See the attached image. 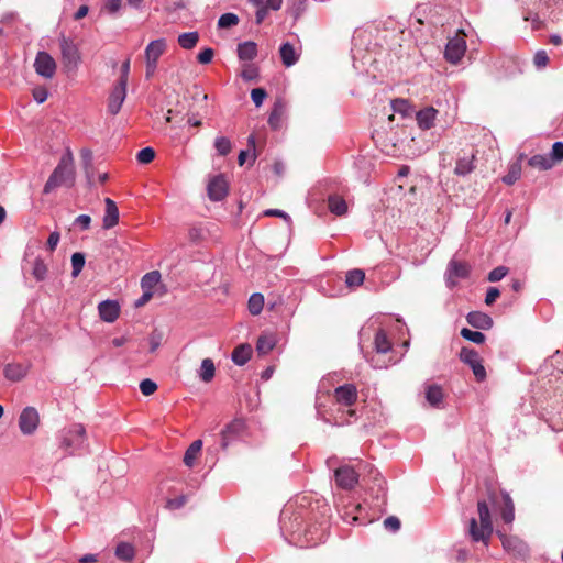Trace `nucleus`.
Wrapping results in <instances>:
<instances>
[{
	"mask_svg": "<svg viewBox=\"0 0 563 563\" xmlns=\"http://www.w3.org/2000/svg\"><path fill=\"white\" fill-rule=\"evenodd\" d=\"M214 147L219 155H227L231 152L232 144L225 136H219L214 141Z\"/></svg>",
	"mask_w": 563,
	"mask_h": 563,
	"instance_id": "nucleus-40",
	"label": "nucleus"
},
{
	"mask_svg": "<svg viewBox=\"0 0 563 563\" xmlns=\"http://www.w3.org/2000/svg\"><path fill=\"white\" fill-rule=\"evenodd\" d=\"M528 164L531 167H534V168H538L541 170L551 169L554 165L552 159L550 158V156H547V155H534L529 159Z\"/></svg>",
	"mask_w": 563,
	"mask_h": 563,
	"instance_id": "nucleus-29",
	"label": "nucleus"
},
{
	"mask_svg": "<svg viewBox=\"0 0 563 563\" xmlns=\"http://www.w3.org/2000/svg\"><path fill=\"white\" fill-rule=\"evenodd\" d=\"M282 62L286 67L295 65L299 58V54L290 43H285L280 47Z\"/></svg>",
	"mask_w": 563,
	"mask_h": 563,
	"instance_id": "nucleus-21",
	"label": "nucleus"
},
{
	"mask_svg": "<svg viewBox=\"0 0 563 563\" xmlns=\"http://www.w3.org/2000/svg\"><path fill=\"white\" fill-rule=\"evenodd\" d=\"M122 0H108V2L104 5V9L109 13H115L121 9Z\"/></svg>",
	"mask_w": 563,
	"mask_h": 563,
	"instance_id": "nucleus-61",
	"label": "nucleus"
},
{
	"mask_svg": "<svg viewBox=\"0 0 563 563\" xmlns=\"http://www.w3.org/2000/svg\"><path fill=\"white\" fill-rule=\"evenodd\" d=\"M48 97V92L44 87H37L33 89V98L37 103H43Z\"/></svg>",
	"mask_w": 563,
	"mask_h": 563,
	"instance_id": "nucleus-56",
	"label": "nucleus"
},
{
	"mask_svg": "<svg viewBox=\"0 0 563 563\" xmlns=\"http://www.w3.org/2000/svg\"><path fill=\"white\" fill-rule=\"evenodd\" d=\"M503 498H504V509L501 511L503 520L506 523H511L515 519V507H514L512 499L510 498V496L507 493H505L503 495Z\"/></svg>",
	"mask_w": 563,
	"mask_h": 563,
	"instance_id": "nucleus-31",
	"label": "nucleus"
},
{
	"mask_svg": "<svg viewBox=\"0 0 563 563\" xmlns=\"http://www.w3.org/2000/svg\"><path fill=\"white\" fill-rule=\"evenodd\" d=\"M523 155L521 154L519 157V161L514 163L507 173V175L504 176L503 181L507 185H512L515 181H517L520 178L521 175V163Z\"/></svg>",
	"mask_w": 563,
	"mask_h": 563,
	"instance_id": "nucleus-32",
	"label": "nucleus"
},
{
	"mask_svg": "<svg viewBox=\"0 0 563 563\" xmlns=\"http://www.w3.org/2000/svg\"><path fill=\"white\" fill-rule=\"evenodd\" d=\"M501 542L507 551H514L522 554L526 551V545L520 540L511 537L501 536Z\"/></svg>",
	"mask_w": 563,
	"mask_h": 563,
	"instance_id": "nucleus-30",
	"label": "nucleus"
},
{
	"mask_svg": "<svg viewBox=\"0 0 563 563\" xmlns=\"http://www.w3.org/2000/svg\"><path fill=\"white\" fill-rule=\"evenodd\" d=\"M238 55L242 60H252L257 55V46L254 42H244L238 46Z\"/></svg>",
	"mask_w": 563,
	"mask_h": 563,
	"instance_id": "nucleus-23",
	"label": "nucleus"
},
{
	"mask_svg": "<svg viewBox=\"0 0 563 563\" xmlns=\"http://www.w3.org/2000/svg\"><path fill=\"white\" fill-rule=\"evenodd\" d=\"M264 216H267V217H279V218L285 219L286 221L290 220L289 216L286 212H284L283 210H279V209H267V210L264 211Z\"/></svg>",
	"mask_w": 563,
	"mask_h": 563,
	"instance_id": "nucleus-62",
	"label": "nucleus"
},
{
	"mask_svg": "<svg viewBox=\"0 0 563 563\" xmlns=\"http://www.w3.org/2000/svg\"><path fill=\"white\" fill-rule=\"evenodd\" d=\"M59 47L64 66L69 70L76 69L81 62L77 45L71 40L62 36L59 38Z\"/></svg>",
	"mask_w": 563,
	"mask_h": 563,
	"instance_id": "nucleus-5",
	"label": "nucleus"
},
{
	"mask_svg": "<svg viewBox=\"0 0 563 563\" xmlns=\"http://www.w3.org/2000/svg\"><path fill=\"white\" fill-rule=\"evenodd\" d=\"M328 206L330 211L336 216H343L347 212V203L340 196H330Z\"/></svg>",
	"mask_w": 563,
	"mask_h": 563,
	"instance_id": "nucleus-26",
	"label": "nucleus"
},
{
	"mask_svg": "<svg viewBox=\"0 0 563 563\" xmlns=\"http://www.w3.org/2000/svg\"><path fill=\"white\" fill-rule=\"evenodd\" d=\"M276 345V338L272 333L262 334L256 343V351L258 354H268Z\"/></svg>",
	"mask_w": 563,
	"mask_h": 563,
	"instance_id": "nucleus-22",
	"label": "nucleus"
},
{
	"mask_svg": "<svg viewBox=\"0 0 563 563\" xmlns=\"http://www.w3.org/2000/svg\"><path fill=\"white\" fill-rule=\"evenodd\" d=\"M466 35L460 31L454 37L450 38L446 46L444 56L451 64L461 62L466 52Z\"/></svg>",
	"mask_w": 563,
	"mask_h": 563,
	"instance_id": "nucleus-6",
	"label": "nucleus"
},
{
	"mask_svg": "<svg viewBox=\"0 0 563 563\" xmlns=\"http://www.w3.org/2000/svg\"><path fill=\"white\" fill-rule=\"evenodd\" d=\"M32 274L37 280L45 279L47 275V266L43 260L36 258L34 261Z\"/></svg>",
	"mask_w": 563,
	"mask_h": 563,
	"instance_id": "nucleus-41",
	"label": "nucleus"
},
{
	"mask_svg": "<svg viewBox=\"0 0 563 563\" xmlns=\"http://www.w3.org/2000/svg\"><path fill=\"white\" fill-rule=\"evenodd\" d=\"M129 74H130V59L128 58L121 65V76H120L118 84H123V86L128 87Z\"/></svg>",
	"mask_w": 563,
	"mask_h": 563,
	"instance_id": "nucleus-52",
	"label": "nucleus"
},
{
	"mask_svg": "<svg viewBox=\"0 0 563 563\" xmlns=\"http://www.w3.org/2000/svg\"><path fill=\"white\" fill-rule=\"evenodd\" d=\"M34 68L37 75L51 79L56 73V63L48 53L38 52L34 60Z\"/></svg>",
	"mask_w": 563,
	"mask_h": 563,
	"instance_id": "nucleus-9",
	"label": "nucleus"
},
{
	"mask_svg": "<svg viewBox=\"0 0 563 563\" xmlns=\"http://www.w3.org/2000/svg\"><path fill=\"white\" fill-rule=\"evenodd\" d=\"M199 41V34L197 32H187L178 36V44L185 49L194 48Z\"/></svg>",
	"mask_w": 563,
	"mask_h": 563,
	"instance_id": "nucleus-34",
	"label": "nucleus"
},
{
	"mask_svg": "<svg viewBox=\"0 0 563 563\" xmlns=\"http://www.w3.org/2000/svg\"><path fill=\"white\" fill-rule=\"evenodd\" d=\"M500 292L497 288L492 287L487 290L486 297H485V303L490 306L495 302V300L499 297Z\"/></svg>",
	"mask_w": 563,
	"mask_h": 563,
	"instance_id": "nucleus-60",
	"label": "nucleus"
},
{
	"mask_svg": "<svg viewBox=\"0 0 563 563\" xmlns=\"http://www.w3.org/2000/svg\"><path fill=\"white\" fill-rule=\"evenodd\" d=\"M364 278H365L364 272L362 269L356 268V269H352V271L347 272L345 282H346L347 286L355 287V286L362 285L364 282Z\"/></svg>",
	"mask_w": 563,
	"mask_h": 563,
	"instance_id": "nucleus-37",
	"label": "nucleus"
},
{
	"mask_svg": "<svg viewBox=\"0 0 563 563\" xmlns=\"http://www.w3.org/2000/svg\"><path fill=\"white\" fill-rule=\"evenodd\" d=\"M251 355H252V347L249 344H242L234 349V351L232 353V361L236 365L242 366L251 358Z\"/></svg>",
	"mask_w": 563,
	"mask_h": 563,
	"instance_id": "nucleus-24",
	"label": "nucleus"
},
{
	"mask_svg": "<svg viewBox=\"0 0 563 563\" xmlns=\"http://www.w3.org/2000/svg\"><path fill=\"white\" fill-rule=\"evenodd\" d=\"M115 555L124 561H130L134 556V549L130 543L122 542L115 549Z\"/></svg>",
	"mask_w": 563,
	"mask_h": 563,
	"instance_id": "nucleus-39",
	"label": "nucleus"
},
{
	"mask_svg": "<svg viewBox=\"0 0 563 563\" xmlns=\"http://www.w3.org/2000/svg\"><path fill=\"white\" fill-rule=\"evenodd\" d=\"M335 479L340 487L350 489L357 483V474L350 466H342L335 471Z\"/></svg>",
	"mask_w": 563,
	"mask_h": 563,
	"instance_id": "nucleus-18",
	"label": "nucleus"
},
{
	"mask_svg": "<svg viewBox=\"0 0 563 563\" xmlns=\"http://www.w3.org/2000/svg\"><path fill=\"white\" fill-rule=\"evenodd\" d=\"M439 111L433 107H426L416 114L417 124L421 130H430L434 126Z\"/></svg>",
	"mask_w": 563,
	"mask_h": 563,
	"instance_id": "nucleus-17",
	"label": "nucleus"
},
{
	"mask_svg": "<svg viewBox=\"0 0 563 563\" xmlns=\"http://www.w3.org/2000/svg\"><path fill=\"white\" fill-rule=\"evenodd\" d=\"M264 307V297L262 294H253L247 302V308L251 314L257 316L262 312Z\"/></svg>",
	"mask_w": 563,
	"mask_h": 563,
	"instance_id": "nucleus-35",
	"label": "nucleus"
},
{
	"mask_svg": "<svg viewBox=\"0 0 563 563\" xmlns=\"http://www.w3.org/2000/svg\"><path fill=\"white\" fill-rule=\"evenodd\" d=\"M208 197L213 201H220L228 195V181L222 175H217L209 180Z\"/></svg>",
	"mask_w": 563,
	"mask_h": 563,
	"instance_id": "nucleus-11",
	"label": "nucleus"
},
{
	"mask_svg": "<svg viewBox=\"0 0 563 563\" xmlns=\"http://www.w3.org/2000/svg\"><path fill=\"white\" fill-rule=\"evenodd\" d=\"M155 157V152L152 147H144L137 153V161L141 164H148Z\"/></svg>",
	"mask_w": 563,
	"mask_h": 563,
	"instance_id": "nucleus-46",
	"label": "nucleus"
},
{
	"mask_svg": "<svg viewBox=\"0 0 563 563\" xmlns=\"http://www.w3.org/2000/svg\"><path fill=\"white\" fill-rule=\"evenodd\" d=\"M470 273V265L464 262L459 261H451L449 263L445 278L446 284L450 288L454 287L456 285V280L459 278H466Z\"/></svg>",
	"mask_w": 563,
	"mask_h": 563,
	"instance_id": "nucleus-10",
	"label": "nucleus"
},
{
	"mask_svg": "<svg viewBox=\"0 0 563 563\" xmlns=\"http://www.w3.org/2000/svg\"><path fill=\"white\" fill-rule=\"evenodd\" d=\"M474 156L460 158L456 162L454 173L459 176H465L474 169Z\"/></svg>",
	"mask_w": 563,
	"mask_h": 563,
	"instance_id": "nucleus-33",
	"label": "nucleus"
},
{
	"mask_svg": "<svg viewBox=\"0 0 563 563\" xmlns=\"http://www.w3.org/2000/svg\"><path fill=\"white\" fill-rule=\"evenodd\" d=\"M391 108L396 112L406 114V112L409 110V103L405 99H397V100L393 101Z\"/></svg>",
	"mask_w": 563,
	"mask_h": 563,
	"instance_id": "nucleus-53",
	"label": "nucleus"
},
{
	"mask_svg": "<svg viewBox=\"0 0 563 563\" xmlns=\"http://www.w3.org/2000/svg\"><path fill=\"white\" fill-rule=\"evenodd\" d=\"M126 98V86L123 84H117L108 98V112L111 114H118L121 110V107Z\"/></svg>",
	"mask_w": 563,
	"mask_h": 563,
	"instance_id": "nucleus-12",
	"label": "nucleus"
},
{
	"mask_svg": "<svg viewBox=\"0 0 563 563\" xmlns=\"http://www.w3.org/2000/svg\"><path fill=\"white\" fill-rule=\"evenodd\" d=\"M4 375L8 379L18 382L26 375V369L19 364H9L4 368Z\"/></svg>",
	"mask_w": 563,
	"mask_h": 563,
	"instance_id": "nucleus-28",
	"label": "nucleus"
},
{
	"mask_svg": "<svg viewBox=\"0 0 563 563\" xmlns=\"http://www.w3.org/2000/svg\"><path fill=\"white\" fill-rule=\"evenodd\" d=\"M162 333L159 332H153L148 336V343H150V351L155 352L162 343Z\"/></svg>",
	"mask_w": 563,
	"mask_h": 563,
	"instance_id": "nucleus-51",
	"label": "nucleus"
},
{
	"mask_svg": "<svg viewBox=\"0 0 563 563\" xmlns=\"http://www.w3.org/2000/svg\"><path fill=\"white\" fill-rule=\"evenodd\" d=\"M549 62V57L544 51H539L533 57V63L538 68L545 67Z\"/></svg>",
	"mask_w": 563,
	"mask_h": 563,
	"instance_id": "nucleus-54",
	"label": "nucleus"
},
{
	"mask_svg": "<svg viewBox=\"0 0 563 563\" xmlns=\"http://www.w3.org/2000/svg\"><path fill=\"white\" fill-rule=\"evenodd\" d=\"M256 75H257L256 74V69L253 66H251V65L245 66L243 68V70H242V74H241L243 79H245L247 81H251V80L255 79Z\"/></svg>",
	"mask_w": 563,
	"mask_h": 563,
	"instance_id": "nucleus-58",
	"label": "nucleus"
},
{
	"mask_svg": "<svg viewBox=\"0 0 563 563\" xmlns=\"http://www.w3.org/2000/svg\"><path fill=\"white\" fill-rule=\"evenodd\" d=\"M384 526L391 531H397L400 528V521L398 518L391 516L385 519Z\"/></svg>",
	"mask_w": 563,
	"mask_h": 563,
	"instance_id": "nucleus-59",
	"label": "nucleus"
},
{
	"mask_svg": "<svg viewBox=\"0 0 563 563\" xmlns=\"http://www.w3.org/2000/svg\"><path fill=\"white\" fill-rule=\"evenodd\" d=\"M75 180L74 157L70 152L65 153L44 186L48 194L62 185L73 186Z\"/></svg>",
	"mask_w": 563,
	"mask_h": 563,
	"instance_id": "nucleus-1",
	"label": "nucleus"
},
{
	"mask_svg": "<svg viewBox=\"0 0 563 563\" xmlns=\"http://www.w3.org/2000/svg\"><path fill=\"white\" fill-rule=\"evenodd\" d=\"M550 158L552 159L553 164L555 162L563 161V142H555L552 145Z\"/></svg>",
	"mask_w": 563,
	"mask_h": 563,
	"instance_id": "nucleus-48",
	"label": "nucleus"
},
{
	"mask_svg": "<svg viewBox=\"0 0 563 563\" xmlns=\"http://www.w3.org/2000/svg\"><path fill=\"white\" fill-rule=\"evenodd\" d=\"M213 55L214 53L211 48H205L198 54L197 59L200 64H209L212 60Z\"/></svg>",
	"mask_w": 563,
	"mask_h": 563,
	"instance_id": "nucleus-55",
	"label": "nucleus"
},
{
	"mask_svg": "<svg viewBox=\"0 0 563 563\" xmlns=\"http://www.w3.org/2000/svg\"><path fill=\"white\" fill-rule=\"evenodd\" d=\"M239 23V18L234 13H224L218 20V26L220 29H228Z\"/></svg>",
	"mask_w": 563,
	"mask_h": 563,
	"instance_id": "nucleus-43",
	"label": "nucleus"
},
{
	"mask_svg": "<svg viewBox=\"0 0 563 563\" xmlns=\"http://www.w3.org/2000/svg\"><path fill=\"white\" fill-rule=\"evenodd\" d=\"M100 319L104 322H114L120 314V305L115 300H104L98 305Z\"/></svg>",
	"mask_w": 563,
	"mask_h": 563,
	"instance_id": "nucleus-15",
	"label": "nucleus"
},
{
	"mask_svg": "<svg viewBox=\"0 0 563 563\" xmlns=\"http://www.w3.org/2000/svg\"><path fill=\"white\" fill-rule=\"evenodd\" d=\"M40 426V413L34 407H25L19 416V429L24 435L33 434Z\"/></svg>",
	"mask_w": 563,
	"mask_h": 563,
	"instance_id": "nucleus-7",
	"label": "nucleus"
},
{
	"mask_svg": "<svg viewBox=\"0 0 563 563\" xmlns=\"http://www.w3.org/2000/svg\"><path fill=\"white\" fill-rule=\"evenodd\" d=\"M266 91L262 88H255L251 91L252 101L256 107H261L266 98Z\"/></svg>",
	"mask_w": 563,
	"mask_h": 563,
	"instance_id": "nucleus-49",
	"label": "nucleus"
},
{
	"mask_svg": "<svg viewBox=\"0 0 563 563\" xmlns=\"http://www.w3.org/2000/svg\"><path fill=\"white\" fill-rule=\"evenodd\" d=\"M200 378L208 383L210 382L214 376V364L210 358H205L201 362L200 372H199Z\"/></svg>",
	"mask_w": 563,
	"mask_h": 563,
	"instance_id": "nucleus-36",
	"label": "nucleus"
},
{
	"mask_svg": "<svg viewBox=\"0 0 563 563\" xmlns=\"http://www.w3.org/2000/svg\"><path fill=\"white\" fill-rule=\"evenodd\" d=\"M161 280V274L157 271H152L145 274L141 279V287L143 291L153 292V289Z\"/></svg>",
	"mask_w": 563,
	"mask_h": 563,
	"instance_id": "nucleus-25",
	"label": "nucleus"
},
{
	"mask_svg": "<svg viewBox=\"0 0 563 563\" xmlns=\"http://www.w3.org/2000/svg\"><path fill=\"white\" fill-rule=\"evenodd\" d=\"M120 212L117 203L110 199H104V214L102 217V228L110 230L119 223Z\"/></svg>",
	"mask_w": 563,
	"mask_h": 563,
	"instance_id": "nucleus-14",
	"label": "nucleus"
},
{
	"mask_svg": "<svg viewBox=\"0 0 563 563\" xmlns=\"http://www.w3.org/2000/svg\"><path fill=\"white\" fill-rule=\"evenodd\" d=\"M461 335L464 339H466V340H468L471 342H474L476 344H482L485 341V335L482 332L473 331V330H470V329H466V328L461 330Z\"/></svg>",
	"mask_w": 563,
	"mask_h": 563,
	"instance_id": "nucleus-42",
	"label": "nucleus"
},
{
	"mask_svg": "<svg viewBox=\"0 0 563 563\" xmlns=\"http://www.w3.org/2000/svg\"><path fill=\"white\" fill-rule=\"evenodd\" d=\"M86 442V430L82 424H71L63 431L62 445L71 453L84 448Z\"/></svg>",
	"mask_w": 563,
	"mask_h": 563,
	"instance_id": "nucleus-4",
	"label": "nucleus"
},
{
	"mask_svg": "<svg viewBox=\"0 0 563 563\" xmlns=\"http://www.w3.org/2000/svg\"><path fill=\"white\" fill-rule=\"evenodd\" d=\"M267 12H268V9L265 5L257 8V10H256V23L257 24H260L264 21V19L267 15Z\"/></svg>",
	"mask_w": 563,
	"mask_h": 563,
	"instance_id": "nucleus-64",
	"label": "nucleus"
},
{
	"mask_svg": "<svg viewBox=\"0 0 563 563\" xmlns=\"http://www.w3.org/2000/svg\"><path fill=\"white\" fill-rule=\"evenodd\" d=\"M75 223L82 230H87L90 227L91 218L88 214H80L75 219Z\"/></svg>",
	"mask_w": 563,
	"mask_h": 563,
	"instance_id": "nucleus-57",
	"label": "nucleus"
},
{
	"mask_svg": "<svg viewBox=\"0 0 563 563\" xmlns=\"http://www.w3.org/2000/svg\"><path fill=\"white\" fill-rule=\"evenodd\" d=\"M443 398L444 393L440 385L430 384L426 386V399L431 406L439 407Z\"/></svg>",
	"mask_w": 563,
	"mask_h": 563,
	"instance_id": "nucleus-20",
	"label": "nucleus"
},
{
	"mask_svg": "<svg viewBox=\"0 0 563 563\" xmlns=\"http://www.w3.org/2000/svg\"><path fill=\"white\" fill-rule=\"evenodd\" d=\"M466 320L472 327L482 330H488L494 324L493 319L488 314L479 311L470 312Z\"/></svg>",
	"mask_w": 563,
	"mask_h": 563,
	"instance_id": "nucleus-19",
	"label": "nucleus"
},
{
	"mask_svg": "<svg viewBox=\"0 0 563 563\" xmlns=\"http://www.w3.org/2000/svg\"><path fill=\"white\" fill-rule=\"evenodd\" d=\"M477 509L481 527H477V521L475 518L471 519L470 534L473 541H483L485 544H487L493 533L489 508L485 501H478Z\"/></svg>",
	"mask_w": 563,
	"mask_h": 563,
	"instance_id": "nucleus-2",
	"label": "nucleus"
},
{
	"mask_svg": "<svg viewBox=\"0 0 563 563\" xmlns=\"http://www.w3.org/2000/svg\"><path fill=\"white\" fill-rule=\"evenodd\" d=\"M59 242V233L58 232H52L47 240V247L49 251H54Z\"/></svg>",
	"mask_w": 563,
	"mask_h": 563,
	"instance_id": "nucleus-63",
	"label": "nucleus"
},
{
	"mask_svg": "<svg viewBox=\"0 0 563 563\" xmlns=\"http://www.w3.org/2000/svg\"><path fill=\"white\" fill-rule=\"evenodd\" d=\"M157 389V384L152 379H143L140 383V390L144 396L153 395Z\"/></svg>",
	"mask_w": 563,
	"mask_h": 563,
	"instance_id": "nucleus-45",
	"label": "nucleus"
},
{
	"mask_svg": "<svg viewBox=\"0 0 563 563\" xmlns=\"http://www.w3.org/2000/svg\"><path fill=\"white\" fill-rule=\"evenodd\" d=\"M202 448L201 440L194 441L190 446L187 449L185 455H184V463L191 467L199 455Z\"/></svg>",
	"mask_w": 563,
	"mask_h": 563,
	"instance_id": "nucleus-27",
	"label": "nucleus"
},
{
	"mask_svg": "<svg viewBox=\"0 0 563 563\" xmlns=\"http://www.w3.org/2000/svg\"><path fill=\"white\" fill-rule=\"evenodd\" d=\"M245 428L242 419H234L221 432V446L225 449L230 442L238 437Z\"/></svg>",
	"mask_w": 563,
	"mask_h": 563,
	"instance_id": "nucleus-16",
	"label": "nucleus"
},
{
	"mask_svg": "<svg viewBox=\"0 0 563 563\" xmlns=\"http://www.w3.org/2000/svg\"><path fill=\"white\" fill-rule=\"evenodd\" d=\"M507 273H508L507 267L498 266V267L494 268L488 274V280L492 282V283L499 282V280H501L507 275Z\"/></svg>",
	"mask_w": 563,
	"mask_h": 563,
	"instance_id": "nucleus-47",
	"label": "nucleus"
},
{
	"mask_svg": "<svg viewBox=\"0 0 563 563\" xmlns=\"http://www.w3.org/2000/svg\"><path fill=\"white\" fill-rule=\"evenodd\" d=\"M280 117H282V107L276 104L269 115V119H268V123L273 129H277L279 126Z\"/></svg>",
	"mask_w": 563,
	"mask_h": 563,
	"instance_id": "nucleus-50",
	"label": "nucleus"
},
{
	"mask_svg": "<svg viewBox=\"0 0 563 563\" xmlns=\"http://www.w3.org/2000/svg\"><path fill=\"white\" fill-rule=\"evenodd\" d=\"M168 47L166 38L151 41L144 49L145 78L152 79L157 71L158 60L166 53Z\"/></svg>",
	"mask_w": 563,
	"mask_h": 563,
	"instance_id": "nucleus-3",
	"label": "nucleus"
},
{
	"mask_svg": "<svg viewBox=\"0 0 563 563\" xmlns=\"http://www.w3.org/2000/svg\"><path fill=\"white\" fill-rule=\"evenodd\" d=\"M334 398L338 405L351 407L357 399V389L353 384L342 385L335 388Z\"/></svg>",
	"mask_w": 563,
	"mask_h": 563,
	"instance_id": "nucleus-13",
	"label": "nucleus"
},
{
	"mask_svg": "<svg viewBox=\"0 0 563 563\" xmlns=\"http://www.w3.org/2000/svg\"><path fill=\"white\" fill-rule=\"evenodd\" d=\"M375 349L377 353H386L390 350L391 344L388 341L384 331H378L375 335Z\"/></svg>",
	"mask_w": 563,
	"mask_h": 563,
	"instance_id": "nucleus-38",
	"label": "nucleus"
},
{
	"mask_svg": "<svg viewBox=\"0 0 563 563\" xmlns=\"http://www.w3.org/2000/svg\"><path fill=\"white\" fill-rule=\"evenodd\" d=\"M460 358L472 368L477 380L482 382L486 378V371L477 352L472 349L463 347L460 353Z\"/></svg>",
	"mask_w": 563,
	"mask_h": 563,
	"instance_id": "nucleus-8",
	"label": "nucleus"
},
{
	"mask_svg": "<svg viewBox=\"0 0 563 563\" xmlns=\"http://www.w3.org/2000/svg\"><path fill=\"white\" fill-rule=\"evenodd\" d=\"M84 265H85V256H84V254H81V253H74L71 255V268H73L71 275L74 277H77L80 274V272L82 271Z\"/></svg>",
	"mask_w": 563,
	"mask_h": 563,
	"instance_id": "nucleus-44",
	"label": "nucleus"
}]
</instances>
